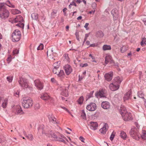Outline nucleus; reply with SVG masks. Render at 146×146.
I'll list each match as a JSON object with an SVG mask.
<instances>
[{
	"instance_id": "nucleus-53",
	"label": "nucleus",
	"mask_w": 146,
	"mask_h": 146,
	"mask_svg": "<svg viewBox=\"0 0 146 146\" xmlns=\"http://www.w3.org/2000/svg\"><path fill=\"white\" fill-rule=\"evenodd\" d=\"M76 0H73V1L70 3V4L71 5H74L75 6V7L76 6V4L75 3Z\"/></svg>"
},
{
	"instance_id": "nucleus-58",
	"label": "nucleus",
	"mask_w": 146,
	"mask_h": 146,
	"mask_svg": "<svg viewBox=\"0 0 146 146\" xmlns=\"http://www.w3.org/2000/svg\"><path fill=\"white\" fill-rule=\"evenodd\" d=\"M80 140L82 142H84V140L85 139L82 137H80L79 138Z\"/></svg>"
},
{
	"instance_id": "nucleus-62",
	"label": "nucleus",
	"mask_w": 146,
	"mask_h": 146,
	"mask_svg": "<svg viewBox=\"0 0 146 146\" xmlns=\"http://www.w3.org/2000/svg\"><path fill=\"white\" fill-rule=\"evenodd\" d=\"M95 10H94V11H90L89 12V13L90 14H92V13L93 14H94V13L95 12Z\"/></svg>"
},
{
	"instance_id": "nucleus-36",
	"label": "nucleus",
	"mask_w": 146,
	"mask_h": 146,
	"mask_svg": "<svg viewBox=\"0 0 146 146\" xmlns=\"http://www.w3.org/2000/svg\"><path fill=\"white\" fill-rule=\"evenodd\" d=\"M7 102V100L6 99H5L3 101L2 106L3 108H5L6 107Z\"/></svg>"
},
{
	"instance_id": "nucleus-15",
	"label": "nucleus",
	"mask_w": 146,
	"mask_h": 146,
	"mask_svg": "<svg viewBox=\"0 0 146 146\" xmlns=\"http://www.w3.org/2000/svg\"><path fill=\"white\" fill-rule=\"evenodd\" d=\"M108 128V124L106 123H105L103 127L100 129V132L102 134H105Z\"/></svg>"
},
{
	"instance_id": "nucleus-33",
	"label": "nucleus",
	"mask_w": 146,
	"mask_h": 146,
	"mask_svg": "<svg viewBox=\"0 0 146 146\" xmlns=\"http://www.w3.org/2000/svg\"><path fill=\"white\" fill-rule=\"evenodd\" d=\"M11 12L12 14L14 15L19 14L21 13V11L19 10L15 9L12 10Z\"/></svg>"
},
{
	"instance_id": "nucleus-14",
	"label": "nucleus",
	"mask_w": 146,
	"mask_h": 146,
	"mask_svg": "<svg viewBox=\"0 0 146 146\" xmlns=\"http://www.w3.org/2000/svg\"><path fill=\"white\" fill-rule=\"evenodd\" d=\"M106 91L105 90L102 89L100 90L98 92H96L95 94L96 96L97 97L100 96V97H105Z\"/></svg>"
},
{
	"instance_id": "nucleus-35",
	"label": "nucleus",
	"mask_w": 146,
	"mask_h": 146,
	"mask_svg": "<svg viewBox=\"0 0 146 146\" xmlns=\"http://www.w3.org/2000/svg\"><path fill=\"white\" fill-rule=\"evenodd\" d=\"M84 98L82 96H81L77 101V102L79 104H81L83 102Z\"/></svg>"
},
{
	"instance_id": "nucleus-38",
	"label": "nucleus",
	"mask_w": 146,
	"mask_h": 146,
	"mask_svg": "<svg viewBox=\"0 0 146 146\" xmlns=\"http://www.w3.org/2000/svg\"><path fill=\"white\" fill-rule=\"evenodd\" d=\"M60 64V61H57L54 63L53 66L54 68H59Z\"/></svg>"
},
{
	"instance_id": "nucleus-12",
	"label": "nucleus",
	"mask_w": 146,
	"mask_h": 146,
	"mask_svg": "<svg viewBox=\"0 0 146 146\" xmlns=\"http://www.w3.org/2000/svg\"><path fill=\"white\" fill-rule=\"evenodd\" d=\"M119 85L113 82L110 84L109 85L110 89L112 91H115L117 90L119 88Z\"/></svg>"
},
{
	"instance_id": "nucleus-55",
	"label": "nucleus",
	"mask_w": 146,
	"mask_h": 146,
	"mask_svg": "<svg viewBox=\"0 0 146 146\" xmlns=\"http://www.w3.org/2000/svg\"><path fill=\"white\" fill-rule=\"evenodd\" d=\"M56 13V12L53 11L51 13V15L53 17H54Z\"/></svg>"
},
{
	"instance_id": "nucleus-56",
	"label": "nucleus",
	"mask_w": 146,
	"mask_h": 146,
	"mask_svg": "<svg viewBox=\"0 0 146 146\" xmlns=\"http://www.w3.org/2000/svg\"><path fill=\"white\" fill-rule=\"evenodd\" d=\"M89 25V24L88 23H86L85 26H84V27L86 29V30H88L89 29V28L88 27V26Z\"/></svg>"
},
{
	"instance_id": "nucleus-8",
	"label": "nucleus",
	"mask_w": 146,
	"mask_h": 146,
	"mask_svg": "<svg viewBox=\"0 0 146 146\" xmlns=\"http://www.w3.org/2000/svg\"><path fill=\"white\" fill-rule=\"evenodd\" d=\"M34 83L35 86L38 89L40 90L43 89L44 86L43 84L39 80H35Z\"/></svg>"
},
{
	"instance_id": "nucleus-29",
	"label": "nucleus",
	"mask_w": 146,
	"mask_h": 146,
	"mask_svg": "<svg viewBox=\"0 0 146 146\" xmlns=\"http://www.w3.org/2000/svg\"><path fill=\"white\" fill-rule=\"evenodd\" d=\"M96 35L97 37L102 38L104 36V35L102 32L99 31L96 33Z\"/></svg>"
},
{
	"instance_id": "nucleus-59",
	"label": "nucleus",
	"mask_w": 146,
	"mask_h": 146,
	"mask_svg": "<svg viewBox=\"0 0 146 146\" xmlns=\"http://www.w3.org/2000/svg\"><path fill=\"white\" fill-rule=\"evenodd\" d=\"M60 137H61L60 138H62L63 139H65L67 141H68V140L66 139V137L63 135L61 134L60 135Z\"/></svg>"
},
{
	"instance_id": "nucleus-63",
	"label": "nucleus",
	"mask_w": 146,
	"mask_h": 146,
	"mask_svg": "<svg viewBox=\"0 0 146 146\" xmlns=\"http://www.w3.org/2000/svg\"><path fill=\"white\" fill-rule=\"evenodd\" d=\"M128 58H129V57H131L132 56V54L131 52H129V53L128 54Z\"/></svg>"
},
{
	"instance_id": "nucleus-24",
	"label": "nucleus",
	"mask_w": 146,
	"mask_h": 146,
	"mask_svg": "<svg viewBox=\"0 0 146 146\" xmlns=\"http://www.w3.org/2000/svg\"><path fill=\"white\" fill-rule=\"evenodd\" d=\"M40 98L44 100H47L50 98V96L46 93H43L41 94Z\"/></svg>"
},
{
	"instance_id": "nucleus-50",
	"label": "nucleus",
	"mask_w": 146,
	"mask_h": 146,
	"mask_svg": "<svg viewBox=\"0 0 146 146\" xmlns=\"http://www.w3.org/2000/svg\"><path fill=\"white\" fill-rule=\"evenodd\" d=\"M12 59L11 56V55H9L8 57L7 58V60L8 62V63H9L10 61H11Z\"/></svg>"
},
{
	"instance_id": "nucleus-37",
	"label": "nucleus",
	"mask_w": 146,
	"mask_h": 146,
	"mask_svg": "<svg viewBox=\"0 0 146 146\" xmlns=\"http://www.w3.org/2000/svg\"><path fill=\"white\" fill-rule=\"evenodd\" d=\"M141 136L143 139H146V131H142V134Z\"/></svg>"
},
{
	"instance_id": "nucleus-18",
	"label": "nucleus",
	"mask_w": 146,
	"mask_h": 146,
	"mask_svg": "<svg viewBox=\"0 0 146 146\" xmlns=\"http://www.w3.org/2000/svg\"><path fill=\"white\" fill-rule=\"evenodd\" d=\"M101 106L104 109H108L110 108V105L108 102L105 101L102 102L101 104Z\"/></svg>"
},
{
	"instance_id": "nucleus-51",
	"label": "nucleus",
	"mask_w": 146,
	"mask_h": 146,
	"mask_svg": "<svg viewBox=\"0 0 146 146\" xmlns=\"http://www.w3.org/2000/svg\"><path fill=\"white\" fill-rule=\"evenodd\" d=\"M89 34L90 33L86 34L85 37L84 39V42L86 41V40L88 37L89 36Z\"/></svg>"
},
{
	"instance_id": "nucleus-40",
	"label": "nucleus",
	"mask_w": 146,
	"mask_h": 146,
	"mask_svg": "<svg viewBox=\"0 0 146 146\" xmlns=\"http://www.w3.org/2000/svg\"><path fill=\"white\" fill-rule=\"evenodd\" d=\"M138 96L141 98H144V94L142 91H140L138 92Z\"/></svg>"
},
{
	"instance_id": "nucleus-41",
	"label": "nucleus",
	"mask_w": 146,
	"mask_h": 146,
	"mask_svg": "<svg viewBox=\"0 0 146 146\" xmlns=\"http://www.w3.org/2000/svg\"><path fill=\"white\" fill-rule=\"evenodd\" d=\"M44 45L42 43H40L39 46L37 48L38 50H41L43 49Z\"/></svg>"
},
{
	"instance_id": "nucleus-44",
	"label": "nucleus",
	"mask_w": 146,
	"mask_h": 146,
	"mask_svg": "<svg viewBox=\"0 0 146 146\" xmlns=\"http://www.w3.org/2000/svg\"><path fill=\"white\" fill-rule=\"evenodd\" d=\"M40 108V106L38 103L36 104L35 105V109L36 110H38Z\"/></svg>"
},
{
	"instance_id": "nucleus-21",
	"label": "nucleus",
	"mask_w": 146,
	"mask_h": 146,
	"mask_svg": "<svg viewBox=\"0 0 146 146\" xmlns=\"http://www.w3.org/2000/svg\"><path fill=\"white\" fill-rule=\"evenodd\" d=\"M15 113L17 114L22 115L24 113L22 110L21 107L20 106H16Z\"/></svg>"
},
{
	"instance_id": "nucleus-54",
	"label": "nucleus",
	"mask_w": 146,
	"mask_h": 146,
	"mask_svg": "<svg viewBox=\"0 0 146 146\" xmlns=\"http://www.w3.org/2000/svg\"><path fill=\"white\" fill-rule=\"evenodd\" d=\"M19 53V50L17 49H15L13 51V54H17Z\"/></svg>"
},
{
	"instance_id": "nucleus-10",
	"label": "nucleus",
	"mask_w": 146,
	"mask_h": 146,
	"mask_svg": "<svg viewBox=\"0 0 146 146\" xmlns=\"http://www.w3.org/2000/svg\"><path fill=\"white\" fill-rule=\"evenodd\" d=\"M61 87H59V88H58V89L61 91V94L62 96L65 97H67L68 95V91L66 88L64 86H60Z\"/></svg>"
},
{
	"instance_id": "nucleus-45",
	"label": "nucleus",
	"mask_w": 146,
	"mask_h": 146,
	"mask_svg": "<svg viewBox=\"0 0 146 146\" xmlns=\"http://www.w3.org/2000/svg\"><path fill=\"white\" fill-rule=\"evenodd\" d=\"M7 80L9 82H11L13 80V77L12 76H8L7 77Z\"/></svg>"
},
{
	"instance_id": "nucleus-57",
	"label": "nucleus",
	"mask_w": 146,
	"mask_h": 146,
	"mask_svg": "<svg viewBox=\"0 0 146 146\" xmlns=\"http://www.w3.org/2000/svg\"><path fill=\"white\" fill-rule=\"evenodd\" d=\"M114 137V135L112 133L110 137V139L111 141H112Z\"/></svg>"
},
{
	"instance_id": "nucleus-7",
	"label": "nucleus",
	"mask_w": 146,
	"mask_h": 146,
	"mask_svg": "<svg viewBox=\"0 0 146 146\" xmlns=\"http://www.w3.org/2000/svg\"><path fill=\"white\" fill-rule=\"evenodd\" d=\"M42 134H45L46 136L49 137H51L54 139L55 140H56L58 138L57 135L51 131H49L48 132L47 131L44 132L43 131L42 132Z\"/></svg>"
},
{
	"instance_id": "nucleus-60",
	"label": "nucleus",
	"mask_w": 146,
	"mask_h": 146,
	"mask_svg": "<svg viewBox=\"0 0 146 146\" xmlns=\"http://www.w3.org/2000/svg\"><path fill=\"white\" fill-rule=\"evenodd\" d=\"M19 94V92H16L15 94L14 95L17 97H18Z\"/></svg>"
},
{
	"instance_id": "nucleus-52",
	"label": "nucleus",
	"mask_w": 146,
	"mask_h": 146,
	"mask_svg": "<svg viewBox=\"0 0 146 146\" xmlns=\"http://www.w3.org/2000/svg\"><path fill=\"white\" fill-rule=\"evenodd\" d=\"M89 56L92 59V61L93 62H96V61H95V58H94L93 57V56H92V55L91 54L89 55Z\"/></svg>"
},
{
	"instance_id": "nucleus-28",
	"label": "nucleus",
	"mask_w": 146,
	"mask_h": 146,
	"mask_svg": "<svg viewBox=\"0 0 146 146\" xmlns=\"http://www.w3.org/2000/svg\"><path fill=\"white\" fill-rule=\"evenodd\" d=\"M51 81L53 84L57 85L58 88H59V87H61V84H58L57 81L54 78H52L51 79Z\"/></svg>"
},
{
	"instance_id": "nucleus-43",
	"label": "nucleus",
	"mask_w": 146,
	"mask_h": 146,
	"mask_svg": "<svg viewBox=\"0 0 146 146\" xmlns=\"http://www.w3.org/2000/svg\"><path fill=\"white\" fill-rule=\"evenodd\" d=\"M58 68H54L53 70V72L54 74H57L59 72L57 69Z\"/></svg>"
},
{
	"instance_id": "nucleus-46",
	"label": "nucleus",
	"mask_w": 146,
	"mask_h": 146,
	"mask_svg": "<svg viewBox=\"0 0 146 146\" xmlns=\"http://www.w3.org/2000/svg\"><path fill=\"white\" fill-rule=\"evenodd\" d=\"M64 139L59 138H58L57 139H56V140H57L58 141H60L61 142H62L64 143H65V141L64 140Z\"/></svg>"
},
{
	"instance_id": "nucleus-31",
	"label": "nucleus",
	"mask_w": 146,
	"mask_h": 146,
	"mask_svg": "<svg viewBox=\"0 0 146 146\" xmlns=\"http://www.w3.org/2000/svg\"><path fill=\"white\" fill-rule=\"evenodd\" d=\"M120 137L123 139H125L127 137L126 133L123 131H121L120 135Z\"/></svg>"
},
{
	"instance_id": "nucleus-30",
	"label": "nucleus",
	"mask_w": 146,
	"mask_h": 146,
	"mask_svg": "<svg viewBox=\"0 0 146 146\" xmlns=\"http://www.w3.org/2000/svg\"><path fill=\"white\" fill-rule=\"evenodd\" d=\"M111 49V47L110 45H104L103 46V49L104 50H110Z\"/></svg>"
},
{
	"instance_id": "nucleus-19",
	"label": "nucleus",
	"mask_w": 146,
	"mask_h": 146,
	"mask_svg": "<svg viewBox=\"0 0 146 146\" xmlns=\"http://www.w3.org/2000/svg\"><path fill=\"white\" fill-rule=\"evenodd\" d=\"M119 111L121 115L125 114L128 112L126 110V108L122 105H121Z\"/></svg>"
},
{
	"instance_id": "nucleus-26",
	"label": "nucleus",
	"mask_w": 146,
	"mask_h": 146,
	"mask_svg": "<svg viewBox=\"0 0 146 146\" xmlns=\"http://www.w3.org/2000/svg\"><path fill=\"white\" fill-rule=\"evenodd\" d=\"M53 50L52 49L51 50H48L47 51V56L49 55V56H50V58L52 59L53 58V57L51 56V55L56 56V53L53 52Z\"/></svg>"
},
{
	"instance_id": "nucleus-2",
	"label": "nucleus",
	"mask_w": 146,
	"mask_h": 146,
	"mask_svg": "<svg viewBox=\"0 0 146 146\" xmlns=\"http://www.w3.org/2000/svg\"><path fill=\"white\" fill-rule=\"evenodd\" d=\"M33 104V102L31 98L26 97L23 98L22 104L25 108H31Z\"/></svg>"
},
{
	"instance_id": "nucleus-42",
	"label": "nucleus",
	"mask_w": 146,
	"mask_h": 146,
	"mask_svg": "<svg viewBox=\"0 0 146 146\" xmlns=\"http://www.w3.org/2000/svg\"><path fill=\"white\" fill-rule=\"evenodd\" d=\"M27 139L30 141H32L33 140V137L32 135L29 134L26 136Z\"/></svg>"
},
{
	"instance_id": "nucleus-16",
	"label": "nucleus",
	"mask_w": 146,
	"mask_h": 146,
	"mask_svg": "<svg viewBox=\"0 0 146 146\" xmlns=\"http://www.w3.org/2000/svg\"><path fill=\"white\" fill-rule=\"evenodd\" d=\"M105 62L106 64L109 62L110 63H112L113 62L111 56L108 54H106V56L105 57Z\"/></svg>"
},
{
	"instance_id": "nucleus-4",
	"label": "nucleus",
	"mask_w": 146,
	"mask_h": 146,
	"mask_svg": "<svg viewBox=\"0 0 146 146\" xmlns=\"http://www.w3.org/2000/svg\"><path fill=\"white\" fill-rule=\"evenodd\" d=\"M21 37V32L18 29H17L14 31L12 34L11 38L13 42L19 41Z\"/></svg>"
},
{
	"instance_id": "nucleus-6",
	"label": "nucleus",
	"mask_w": 146,
	"mask_h": 146,
	"mask_svg": "<svg viewBox=\"0 0 146 146\" xmlns=\"http://www.w3.org/2000/svg\"><path fill=\"white\" fill-rule=\"evenodd\" d=\"M20 85L23 88H26L29 86L28 81L25 78H21L19 81Z\"/></svg>"
},
{
	"instance_id": "nucleus-22",
	"label": "nucleus",
	"mask_w": 146,
	"mask_h": 146,
	"mask_svg": "<svg viewBox=\"0 0 146 146\" xmlns=\"http://www.w3.org/2000/svg\"><path fill=\"white\" fill-rule=\"evenodd\" d=\"M122 80V79L120 77L118 76L114 78L113 82L120 86Z\"/></svg>"
},
{
	"instance_id": "nucleus-23",
	"label": "nucleus",
	"mask_w": 146,
	"mask_h": 146,
	"mask_svg": "<svg viewBox=\"0 0 146 146\" xmlns=\"http://www.w3.org/2000/svg\"><path fill=\"white\" fill-rule=\"evenodd\" d=\"M48 118L50 122L53 123H57L56 119L54 117L53 115L52 114H50L48 115Z\"/></svg>"
},
{
	"instance_id": "nucleus-3",
	"label": "nucleus",
	"mask_w": 146,
	"mask_h": 146,
	"mask_svg": "<svg viewBox=\"0 0 146 146\" xmlns=\"http://www.w3.org/2000/svg\"><path fill=\"white\" fill-rule=\"evenodd\" d=\"M9 21L12 23H19L17 24L16 25L22 28L24 27V23H22L23 21V18L20 15L17 16L14 19L10 20Z\"/></svg>"
},
{
	"instance_id": "nucleus-25",
	"label": "nucleus",
	"mask_w": 146,
	"mask_h": 146,
	"mask_svg": "<svg viewBox=\"0 0 146 146\" xmlns=\"http://www.w3.org/2000/svg\"><path fill=\"white\" fill-rule=\"evenodd\" d=\"M131 92L130 91H129L125 94L124 97V100H128L130 99L131 97Z\"/></svg>"
},
{
	"instance_id": "nucleus-9",
	"label": "nucleus",
	"mask_w": 146,
	"mask_h": 146,
	"mask_svg": "<svg viewBox=\"0 0 146 146\" xmlns=\"http://www.w3.org/2000/svg\"><path fill=\"white\" fill-rule=\"evenodd\" d=\"M87 109L90 111H94L96 109V106L94 103H90L86 107Z\"/></svg>"
},
{
	"instance_id": "nucleus-17",
	"label": "nucleus",
	"mask_w": 146,
	"mask_h": 146,
	"mask_svg": "<svg viewBox=\"0 0 146 146\" xmlns=\"http://www.w3.org/2000/svg\"><path fill=\"white\" fill-rule=\"evenodd\" d=\"M113 73L112 72H110L106 73L105 75V79L108 81H111L113 77Z\"/></svg>"
},
{
	"instance_id": "nucleus-5",
	"label": "nucleus",
	"mask_w": 146,
	"mask_h": 146,
	"mask_svg": "<svg viewBox=\"0 0 146 146\" xmlns=\"http://www.w3.org/2000/svg\"><path fill=\"white\" fill-rule=\"evenodd\" d=\"M138 127L137 128L133 127L130 132V135L131 137L136 140H138L140 137V135L138 133Z\"/></svg>"
},
{
	"instance_id": "nucleus-48",
	"label": "nucleus",
	"mask_w": 146,
	"mask_h": 146,
	"mask_svg": "<svg viewBox=\"0 0 146 146\" xmlns=\"http://www.w3.org/2000/svg\"><path fill=\"white\" fill-rule=\"evenodd\" d=\"M88 66V64L87 63L83 64L81 63L80 65V66L81 67H86Z\"/></svg>"
},
{
	"instance_id": "nucleus-49",
	"label": "nucleus",
	"mask_w": 146,
	"mask_h": 146,
	"mask_svg": "<svg viewBox=\"0 0 146 146\" xmlns=\"http://www.w3.org/2000/svg\"><path fill=\"white\" fill-rule=\"evenodd\" d=\"M92 7L93 9H95L97 6V4L95 3H92Z\"/></svg>"
},
{
	"instance_id": "nucleus-13",
	"label": "nucleus",
	"mask_w": 146,
	"mask_h": 146,
	"mask_svg": "<svg viewBox=\"0 0 146 146\" xmlns=\"http://www.w3.org/2000/svg\"><path fill=\"white\" fill-rule=\"evenodd\" d=\"M123 119L125 121H128L132 119V116L131 113L128 112L125 114L121 115Z\"/></svg>"
},
{
	"instance_id": "nucleus-34",
	"label": "nucleus",
	"mask_w": 146,
	"mask_h": 146,
	"mask_svg": "<svg viewBox=\"0 0 146 146\" xmlns=\"http://www.w3.org/2000/svg\"><path fill=\"white\" fill-rule=\"evenodd\" d=\"M57 75L58 77H63L64 75V73L62 70H60V71L58 72Z\"/></svg>"
},
{
	"instance_id": "nucleus-39",
	"label": "nucleus",
	"mask_w": 146,
	"mask_h": 146,
	"mask_svg": "<svg viewBox=\"0 0 146 146\" xmlns=\"http://www.w3.org/2000/svg\"><path fill=\"white\" fill-rule=\"evenodd\" d=\"M146 44V38H142V41L141 43V45L142 46H144Z\"/></svg>"
},
{
	"instance_id": "nucleus-61",
	"label": "nucleus",
	"mask_w": 146,
	"mask_h": 146,
	"mask_svg": "<svg viewBox=\"0 0 146 146\" xmlns=\"http://www.w3.org/2000/svg\"><path fill=\"white\" fill-rule=\"evenodd\" d=\"M62 108H63V109L65 110V111H67L69 113H70V112L68 110L64 107H62Z\"/></svg>"
},
{
	"instance_id": "nucleus-1",
	"label": "nucleus",
	"mask_w": 146,
	"mask_h": 146,
	"mask_svg": "<svg viewBox=\"0 0 146 146\" xmlns=\"http://www.w3.org/2000/svg\"><path fill=\"white\" fill-rule=\"evenodd\" d=\"M5 5L10 7L14 8L15 5L11 3L9 0L7 1L5 3H0V17L2 19H5L9 16V13L6 8Z\"/></svg>"
},
{
	"instance_id": "nucleus-47",
	"label": "nucleus",
	"mask_w": 146,
	"mask_h": 146,
	"mask_svg": "<svg viewBox=\"0 0 146 146\" xmlns=\"http://www.w3.org/2000/svg\"><path fill=\"white\" fill-rule=\"evenodd\" d=\"M82 113L81 117L83 119H85L86 118V115L85 113L84 112V111H82Z\"/></svg>"
},
{
	"instance_id": "nucleus-32",
	"label": "nucleus",
	"mask_w": 146,
	"mask_h": 146,
	"mask_svg": "<svg viewBox=\"0 0 146 146\" xmlns=\"http://www.w3.org/2000/svg\"><path fill=\"white\" fill-rule=\"evenodd\" d=\"M31 17L33 20H36L38 19V14L36 13H33L31 15Z\"/></svg>"
},
{
	"instance_id": "nucleus-27",
	"label": "nucleus",
	"mask_w": 146,
	"mask_h": 146,
	"mask_svg": "<svg viewBox=\"0 0 146 146\" xmlns=\"http://www.w3.org/2000/svg\"><path fill=\"white\" fill-rule=\"evenodd\" d=\"M129 46L127 45H125L123 46L120 49V51L122 53L125 52L128 49Z\"/></svg>"
},
{
	"instance_id": "nucleus-64",
	"label": "nucleus",
	"mask_w": 146,
	"mask_h": 146,
	"mask_svg": "<svg viewBox=\"0 0 146 146\" xmlns=\"http://www.w3.org/2000/svg\"><path fill=\"white\" fill-rule=\"evenodd\" d=\"M143 100L144 102V105L145 106V107L146 108V100L145 99H143Z\"/></svg>"
},
{
	"instance_id": "nucleus-11",
	"label": "nucleus",
	"mask_w": 146,
	"mask_h": 146,
	"mask_svg": "<svg viewBox=\"0 0 146 146\" xmlns=\"http://www.w3.org/2000/svg\"><path fill=\"white\" fill-rule=\"evenodd\" d=\"M64 69L65 71L66 74L67 75H69L72 71L71 66L68 64H66L64 66Z\"/></svg>"
},
{
	"instance_id": "nucleus-20",
	"label": "nucleus",
	"mask_w": 146,
	"mask_h": 146,
	"mask_svg": "<svg viewBox=\"0 0 146 146\" xmlns=\"http://www.w3.org/2000/svg\"><path fill=\"white\" fill-rule=\"evenodd\" d=\"M90 126L91 129L95 130L97 129L98 124L96 122L92 121L90 122Z\"/></svg>"
}]
</instances>
